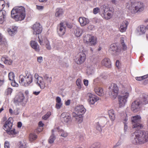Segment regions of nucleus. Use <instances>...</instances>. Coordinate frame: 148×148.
I'll return each mask as SVG.
<instances>
[{
    "mask_svg": "<svg viewBox=\"0 0 148 148\" xmlns=\"http://www.w3.org/2000/svg\"><path fill=\"white\" fill-rule=\"evenodd\" d=\"M11 16L16 21H21L24 19L26 16L25 8L23 6L14 8L11 11Z\"/></svg>",
    "mask_w": 148,
    "mask_h": 148,
    "instance_id": "nucleus-1",
    "label": "nucleus"
},
{
    "mask_svg": "<svg viewBox=\"0 0 148 148\" xmlns=\"http://www.w3.org/2000/svg\"><path fill=\"white\" fill-rule=\"evenodd\" d=\"M134 134L135 135L133 143L134 144H144L148 141V132L138 130Z\"/></svg>",
    "mask_w": 148,
    "mask_h": 148,
    "instance_id": "nucleus-2",
    "label": "nucleus"
},
{
    "mask_svg": "<svg viewBox=\"0 0 148 148\" xmlns=\"http://www.w3.org/2000/svg\"><path fill=\"white\" fill-rule=\"evenodd\" d=\"M13 123V119L12 117H10L3 125V129L10 135H15L18 133V131H16L14 128L12 130Z\"/></svg>",
    "mask_w": 148,
    "mask_h": 148,
    "instance_id": "nucleus-3",
    "label": "nucleus"
},
{
    "mask_svg": "<svg viewBox=\"0 0 148 148\" xmlns=\"http://www.w3.org/2000/svg\"><path fill=\"white\" fill-rule=\"evenodd\" d=\"M128 8L129 11L132 14H135L138 12H142L145 9L143 3L140 2H132Z\"/></svg>",
    "mask_w": 148,
    "mask_h": 148,
    "instance_id": "nucleus-4",
    "label": "nucleus"
},
{
    "mask_svg": "<svg viewBox=\"0 0 148 148\" xmlns=\"http://www.w3.org/2000/svg\"><path fill=\"white\" fill-rule=\"evenodd\" d=\"M33 81V76L30 73H25L24 75H20L19 77V82L20 84L25 86H27Z\"/></svg>",
    "mask_w": 148,
    "mask_h": 148,
    "instance_id": "nucleus-5",
    "label": "nucleus"
},
{
    "mask_svg": "<svg viewBox=\"0 0 148 148\" xmlns=\"http://www.w3.org/2000/svg\"><path fill=\"white\" fill-rule=\"evenodd\" d=\"M83 40L84 42L90 46H95L97 42V38L90 34L84 36Z\"/></svg>",
    "mask_w": 148,
    "mask_h": 148,
    "instance_id": "nucleus-6",
    "label": "nucleus"
},
{
    "mask_svg": "<svg viewBox=\"0 0 148 148\" xmlns=\"http://www.w3.org/2000/svg\"><path fill=\"white\" fill-rule=\"evenodd\" d=\"M133 125V128L135 130H140L143 128V125L140 123L141 122V117L140 115H137L131 117Z\"/></svg>",
    "mask_w": 148,
    "mask_h": 148,
    "instance_id": "nucleus-7",
    "label": "nucleus"
},
{
    "mask_svg": "<svg viewBox=\"0 0 148 148\" xmlns=\"http://www.w3.org/2000/svg\"><path fill=\"white\" fill-rule=\"evenodd\" d=\"M109 50L114 55L117 56L121 54L122 49L119 44L114 43L110 45Z\"/></svg>",
    "mask_w": 148,
    "mask_h": 148,
    "instance_id": "nucleus-8",
    "label": "nucleus"
},
{
    "mask_svg": "<svg viewBox=\"0 0 148 148\" xmlns=\"http://www.w3.org/2000/svg\"><path fill=\"white\" fill-rule=\"evenodd\" d=\"M129 95V93L126 92L124 95L118 96V98L120 108L123 107L125 106L127 101V99Z\"/></svg>",
    "mask_w": 148,
    "mask_h": 148,
    "instance_id": "nucleus-9",
    "label": "nucleus"
},
{
    "mask_svg": "<svg viewBox=\"0 0 148 148\" xmlns=\"http://www.w3.org/2000/svg\"><path fill=\"white\" fill-rule=\"evenodd\" d=\"M86 59V54L82 52L79 53L75 60L76 63L77 64H81L83 63Z\"/></svg>",
    "mask_w": 148,
    "mask_h": 148,
    "instance_id": "nucleus-10",
    "label": "nucleus"
},
{
    "mask_svg": "<svg viewBox=\"0 0 148 148\" xmlns=\"http://www.w3.org/2000/svg\"><path fill=\"white\" fill-rule=\"evenodd\" d=\"M34 77L35 79V81L37 82V84L41 89H44L45 87V84L43 77L39 76L37 73L35 74Z\"/></svg>",
    "mask_w": 148,
    "mask_h": 148,
    "instance_id": "nucleus-11",
    "label": "nucleus"
},
{
    "mask_svg": "<svg viewBox=\"0 0 148 148\" xmlns=\"http://www.w3.org/2000/svg\"><path fill=\"white\" fill-rule=\"evenodd\" d=\"M87 95L89 97L88 102L90 105H94L96 102L99 100V97L91 93H88Z\"/></svg>",
    "mask_w": 148,
    "mask_h": 148,
    "instance_id": "nucleus-12",
    "label": "nucleus"
},
{
    "mask_svg": "<svg viewBox=\"0 0 148 148\" xmlns=\"http://www.w3.org/2000/svg\"><path fill=\"white\" fill-rule=\"evenodd\" d=\"M66 26L65 25L64 22H61L58 28V32L60 36L64 35L66 32Z\"/></svg>",
    "mask_w": 148,
    "mask_h": 148,
    "instance_id": "nucleus-13",
    "label": "nucleus"
},
{
    "mask_svg": "<svg viewBox=\"0 0 148 148\" xmlns=\"http://www.w3.org/2000/svg\"><path fill=\"white\" fill-rule=\"evenodd\" d=\"M32 28L34 30L33 34L35 35L40 34L42 30L40 24L37 23H36L33 25Z\"/></svg>",
    "mask_w": 148,
    "mask_h": 148,
    "instance_id": "nucleus-14",
    "label": "nucleus"
},
{
    "mask_svg": "<svg viewBox=\"0 0 148 148\" xmlns=\"http://www.w3.org/2000/svg\"><path fill=\"white\" fill-rule=\"evenodd\" d=\"M111 87V96L115 99L118 94L119 88L117 85L114 83L112 84Z\"/></svg>",
    "mask_w": 148,
    "mask_h": 148,
    "instance_id": "nucleus-15",
    "label": "nucleus"
},
{
    "mask_svg": "<svg viewBox=\"0 0 148 148\" xmlns=\"http://www.w3.org/2000/svg\"><path fill=\"white\" fill-rule=\"evenodd\" d=\"M141 104L140 101H134L132 104L131 109L134 112H137L140 110V106Z\"/></svg>",
    "mask_w": 148,
    "mask_h": 148,
    "instance_id": "nucleus-16",
    "label": "nucleus"
},
{
    "mask_svg": "<svg viewBox=\"0 0 148 148\" xmlns=\"http://www.w3.org/2000/svg\"><path fill=\"white\" fill-rule=\"evenodd\" d=\"M75 110L77 113V114L82 115L85 113L86 110L83 106L80 105L75 107Z\"/></svg>",
    "mask_w": 148,
    "mask_h": 148,
    "instance_id": "nucleus-17",
    "label": "nucleus"
},
{
    "mask_svg": "<svg viewBox=\"0 0 148 148\" xmlns=\"http://www.w3.org/2000/svg\"><path fill=\"white\" fill-rule=\"evenodd\" d=\"M60 118L63 121L66 123H68L71 119V116L66 112L62 113L61 115Z\"/></svg>",
    "mask_w": 148,
    "mask_h": 148,
    "instance_id": "nucleus-18",
    "label": "nucleus"
},
{
    "mask_svg": "<svg viewBox=\"0 0 148 148\" xmlns=\"http://www.w3.org/2000/svg\"><path fill=\"white\" fill-rule=\"evenodd\" d=\"M78 21L82 27L86 26L89 23V20L88 18L83 16L79 18Z\"/></svg>",
    "mask_w": 148,
    "mask_h": 148,
    "instance_id": "nucleus-19",
    "label": "nucleus"
},
{
    "mask_svg": "<svg viewBox=\"0 0 148 148\" xmlns=\"http://www.w3.org/2000/svg\"><path fill=\"white\" fill-rule=\"evenodd\" d=\"M102 65L108 68H110L111 67V62L108 58H105L103 59L101 62Z\"/></svg>",
    "mask_w": 148,
    "mask_h": 148,
    "instance_id": "nucleus-20",
    "label": "nucleus"
},
{
    "mask_svg": "<svg viewBox=\"0 0 148 148\" xmlns=\"http://www.w3.org/2000/svg\"><path fill=\"white\" fill-rule=\"evenodd\" d=\"M39 38L38 42L40 43V45H43L44 44H43V40H41L39 38V37H38ZM44 41L45 43V47L46 48L49 50H50L51 49V47L50 45L49 42L48 40L47 39L45 38L44 39Z\"/></svg>",
    "mask_w": 148,
    "mask_h": 148,
    "instance_id": "nucleus-21",
    "label": "nucleus"
},
{
    "mask_svg": "<svg viewBox=\"0 0 148 148\" xmlns=\"http://www.w3.org/2000/svg\"><path fill=\"white\" fill-rule=\"evenodd\" d=\"M25 98L23 94L20 93L16 95L14 99V101L15 103H18L23 102Z\"/></svg>",
    "mask_w": 148,
    "mask_h": 148,
    "instance_id": "nucleus-22",
    "label": "nucleus"
},
{
    "mask_svg": "<svg viewBox=\"0 0 148 148\" xmlns=\"http://www.w3.org/2000/svg\"><path fill=\"white\" fill-rule=\"evenodd\" d=\"M72 116L73 118L75 119L76 122L78 123H80L83 121V118L82 115H78L75 112L72 113Z\"/></svg>",
    "mask_w": 148,
    "mask_h": 148,
    "instance_id": "nucleus-23",
    "label": "nucleus"
},
{
    "mask_svg": "<svg viewBox=\"0 0 148 148\" xmlns=\"http://www.w3.org/2000/svg\"><path fill=\"white\" fill-rule=\"evenodd\" d=\"M128 24V22L126 21H124L121 24V26L119 28V30L121 32H125L127 29V27Z\"/></svg>",
    "mask_w": 148,
    "mask_h": 148,
    "instance_id": "nucleus-24",
    "label": "nucleus"
},
{
    "mask_svg": "<svg viewBox=\"0 0 148 148\" xmlns=\"http://www.w3.org/2000/svg\"><path fill=\"white\" fill-rule=\"evenodd\" d=\"M30 45L31 47L37 52L40 51L39 46L37 43L35 41L32 40L30 42Z\"/></svg>",
    "mask_w": 148,
    "mask_h": 148,
    "instance_id": "nucleus-25",
    "label": "nucleus"
},
{
    "mask_svg": "<svg viewBox=\"0 0 148 148\" xmlns=\"http://www.w3.org/2000/svg\"><path fill=\"white\" fill-rule=\"evenodd\" d=\"M100 10L102 16L110 10L108 5H104L101 6L100 7Z\"/></svg>",
    "mask_w": 148,
    "mask_h": 148,
    "instance_id": "nucleus-26",
    "label": "nucleus"
},
{
    "mask_svg": "<svg viewBox=\"0 0 148 148\" xmlns=\"http://www.w3.org/2000/svg\"><path fill=\"white\" fill-rule=\"evenodd\" d=\"M95 91L96 93L99 96H102L104 94L103 90L101 88H96L95 89Z\"/></svg>",
    "mask_w": 148,
    "mask_h": 148,
    "instance_id": "nucleus-27",
    "label": "nucleus"
},
{
    "mask_svg": "<svg viewBox=\"0 0 148 148\" xmlns=\"http://www.w3.org/2000/svg\"><path fill=\"white\" fill-rule=\"evenodd\" d=\"M108 114L110 120L114 121L115 118V115L114 111L113 110H110L108 111Z\"/></svg>",
    "mask_w": 148,
    "mask_h": 148,
    "instance_id": "nucleus-28",
    "label": "nucleus"
},
{
    "mask_svg": "<svg viewBox=\"0 0 148 148\" xmlns=\"http://www.w3.org/2000/svg\"><path fill=\"white\" fill-rule=\"evenodd\" d=\"M112 12L110 10L106 14H105L103 15L102 16L105 19L108 20L112 17Z\"/></svg>",
    "mask_w": 148,
    "mask_h": 148,
    "instance_id": "nucleus-29",
    "label": "nucleus"
},
{
    "mask_svg": "<svg viewBox=\"0 0 148 148\" xmlns=\"http://www.w3.org/2000/svg\"><path fill=\"white\" fill-rule=\"evenodd\" d=\"M1 60L4 61L5 64L8 65H11L12 62V61L8 57H3Z\"/></svg>",
    "mask_w": 148,
    "mask_h": 148,
    "instance_id": "nucleus-30",
    "label": "nucleus"
},
{
    "mask_svg": "<svg viewBox=\"0 0 148 148\" xmlns=\"http://www.w3.org/2000/svg\"><path fill=\"white\" fill-rule=\"evenodd\" d=\"M37 138V135L34 133H31L29 135V140L31 142H33Z\"/></svg>",
    "mask_w": 148,
    "mask_h": 148,
    "instance_id": "nucleus-31",
    "label": "nucleus"
},
{
    "mask_svg": "<svg viewBox=\"0 0 148 148\" xmlns=\"http://www.w3.org/2000/svg\"><path fill=\"white\" fill-rule=\"evenodd\" d=\"M82 31L80 28H77L74 31V34L75 36L77 37H80L82 35Z\"/></svg>",
    "mask_w": 148,
    "mask_h": 148,
    "instance_id": "nucleus-32",
    "label": "nucleus"
},
{
    "mask_svg": "<svg viewBox=\"0 0 148 148\" xmlns=\"http://www.w3.org/2000/svg\"><path fill=\"white\" fill-rule=\"evenodd\" d=\"M142 101L141 102V104H146L148 103V95L145 94L143 95Z\"/></svg>",
    "mask_w": 148,
    "mask_h": 148,
    "instance_id": "nucleus-33",
    "label": "nucleus"
},
{
    "mask_svg": "<svg viewBox=\"0 0 148 148\" xmlns=\"http://www.w3.org/2000/svg\"><path fill=\"white\" fill-rule=\"evenodd\" d=\"M63 13V11L62 9L58 8L56 10V12L55 14L56 17H59L62 15Z\"/></svg>",
    "mask_w": 148,
    "mask_h": 148,
    "instance_id": "nucleus-34",
    "label": "nucleus"
},
{
    "mask_svg": "<svg viewBox=\"0 0 148 148\" xmlns=\"http://www.w3.org/2000/svg\"><path fill=\"white\" fill-rule=\"evenodd\" d=\"M17 30V28L16 27H14L12 29H8L7 31L9 34L11 36H13L16 32Z\"/></svg>",
    "mask_w": 148,
    "mask_h": 148,
    "instance_id": "nucleus-35",
    "label": "nucleus"
},
{
    "mask_svg": "<svg viewBox=\"0 0 148 148\" xmlns=\"http://www.w3.org/2000/svg\"><path fill=\"white\" fill-rule=\"evenodd\" d=\"M5 15L2 11H0V24H1L3 23L5 18Z\"/></svg>",
    "mask_w": 148,
    "mask_h": 148,
    "instance_id": "nucleus-36",
    "label": "nucleus"
},
{
    "mask_svg": "<svg viewBox=\"0 0 148 148\" xmlns=\"http://www.w3.org/2000/svg\"><path fill=\"white\" fill-rule=\"evenodd\" d=\"M140 34H144L146 32V28L148 30V24L146 26V27H144L143 25H141L140 27Z\"/></svg>",
    "mask_w": 148,
    "mask_h": 148,
    "instance_id": "nucleus-37",
    "label": "nucleus"
},
{
    "mask_svg": "<svg viewBox=\"0 0 148 148\" xmlns=\"http://www.w3.org/2000/svg\"><path fill=\"white\" fill-rule=\"evenodd\" d=\"M26 145L24 142H20L17 144V148H26Z\"/></svg>",
    "mask_w": 148,
    "mask_h": 148,
    "instance_id": "nucleus-38",
    "label": "nucleus"
},
{
    "mask_svg": "<svg viewBox=\"0 0 148 148\" xmlns=\"http://www.w3.org/2000/svg\"><path fill=\"white\" fill-rule=\"evenodd\" d=\"M52 131V133H53V130ZM55 139V136H54V135L52 134V135L50 136L49 140V143L50 144L53 143Z\"/></svg>",
    "mask_w": 148,
    "mask_h": 148,
    "instance_id": "nucleus-39",
    "label": "nucleus"
},
{
    "mask_svg": "<svg viewBox=\"0 0 148 148\" xmlns=\"http://www.w3.org/2000/svg\"><path fill=\"white\" fill-rule=\"evenodd\" d=\"M76 84L78 86V88L81 89L82 88V84L81 79L79 78L76 81Z\"/></svg>",
    "mask_w": 148,
    "mask_h": 148,
    "instance_id": "nucleus-40",
    "label": "nucleus"
},
{
    "mask_svg": "<svg viewBox=\"0 0 148 148\" xmlns=\"http://www.w3.org/2000/svg\"><path fill=\"white\" fill-rule=\"evenodd\" d=\"M101 145L99 143H96L92 144L90 148H100Z\"/></svg>",
    "mask_w": 148,
    "mask_h": 148,
    "instance_id": "nucleus-41",
    "label": "nucleus"
},
{
    "mask_svg": "<svg viewBox=\"0 0 148 148\" xmlns=\"http://www.w3.org/2000/svg\"><path fill=\"white\" fill-rule=\"evenodd\" d=\"M60 133L61 134V136L66 137L68 136V133L66 132H64L62 130H60L59 131Z\"/></svg>",
    "mask_w": 148,
    "mask_h": 148,
    "instance_id": "nucleus-42",
    "label": "nucleus"
},
{
    "mask_svg": "<svg viewBox=\"0 0 148 148\" xmlns=\"http://www.w3.org/2000/svg\"><path fill=\"white\" fill-rule=\"evenodd\" d=\"M15 77L14 74L12 72H10L8 74V77L9 79L11 81H13Z\"/></svg>",
    "mask_w": 148,
    "mask_h": 148,
    "instance_id": "nucleus-43",
    "label": "nucleus"
},
{
    "mask_svg": "<svg viewBox=\"0 0 148 148\" xmlns=\"http://www.w3.org/2000/svg\"><path fill=\"white\" fill-rule=\"evenodd\" d=\"M5 5V3L4 1H0V11H2Z\"/></svg>",
    "mask_w": 148,
    "mask_h": 148,
    "instance_id": "nucleus-44",
    "label": "nucleus"
},
{
    "mask_svg": "<svg viewBox=\"0 0 148 148\" xmlns=\"http://www.w3.org/2000/svg\"><path fill=\"white\" fill-rule=\"evenodd\" d=\"M12 90L10 88H7L5 92V94L7 95H10L12 93Z\"/></svg>",
    "mask_w": 148,
    "mask_h": 148,
    "instance_id": "nucleus-45",
    "label": "nucleus"
},
{
    "mask_svg": "<svg viewBox=\"0 0 148 148\" xmlns=\"http://www.w3.org/2000/svg\"><path fill=\"white\" fill-rule=\"evenodd\" d=\"M51 114V112H48L45 115L43 116L42 118L43 119L46 120L49 117Z\"/></svg>",
    "mask_w": 148,
    "mask_h": 148,
    "instance_id": "nucleus-46",
    "label": "nucleus"
},
{
    "mask_svg": "<svg viewBox=\"0 0 148 148\" xmlns=\"http://www.w3.org/2000/svg\"><path fill=\"white\" fill-rule=\"evenodd\" d=\"M86 72L88 74H91L93 72V70L90 68H88L86 69Z\"/></svg>",
    "mask_w": 148,
    "mask_h": 148,
    "instance_id": "nucleus-47",
    "label": "nucleus"
},
{
    "mask_svg": "<svg viewBox=\"0 0 148 148\" xmlns=\"http://www.w3.org/2000/svg\"><path fill=\"white\" fill-rule=\"evenodd\" d=\"M100 11V9L98 8H94L93 10V13L94 14H96L99 12Z\"/></svg>",
    "mask_w": 148,
    "mask_h": 148,
    "instance_id": "nucleus-48",
    "label": "nucleus"
},
{
    "mask_svg": "<svg viewBox=\"0 0 148 148\" xmlns=\"http://www.w3.org/2000/svg\"><path fill=\"white\" fill-rule=\"evenodd\" d=\"M44 78L45 80L47 81L48 82H50L52 80L51 77H49L46 75L45 76Z\"/></svg>",
    "mask_w": 148,
    "mask_h": 148,
    "instance_id": "nucleus-49",
    "label": "nucleus"
},
{
    "mask_svg": "<svg viewBox=\"0 0 148 148\" xmlns=\"http://www.w3.org/2000/svg\"><path fill=\"white\" fill-rule=\"evenodd\" d=\"M5 148H10V143L8 141H6L4 143Z\"/></svg>",
    "mask_w": 148,
    "mask_h": 148,
    "instance_id": "nucleus-50",
    "label": "nucleus"
},
{
    "mask_svg": "<svg viewBox=\"0 0 148 148\" xmlns=\"http://www.w3.org/2000/svg\"><path fill=\"white\" fill-rule=\"evenodd\" d=\"M96 128L97 130H98L99 132H101L102 131V129L101 126L99 124V123H97V124Z\"/></svg>",
    "mask_w": 148,
    "mask_h": 148,
    "instance_id": "nucleus-51",
    "label": "nucleus"
},
{
    "mask_svg": "<svg viewBox=\"0 0 148 148\" xmlns=\"http://www.w3.org/2000/svg\"><path fill=\"white\" fill-rule=\"evenodd\" d=\"M62 105V103H57L56 104V107L57 109H59L60 108Z\"/></svg>",
    "mask_w": 148,
    "mask_h": 148,
    "instance_id": "nucleus-52",
    "label": "nucleus"
},
{
    "mask_svg": "<svg viewBox=\"0 0 148 148\" xmlns=\"http://www.w3.org/2000/svg\"><path fill=\"white\" fill-rule=\"evenodd\" d=\"M12 81L11 83V85L13 86L17 87L18 86V84H17L15 82V80H14L13 81Z\"/></svg>",
    "mask_w": 148,
    "mask_h": 148,
    "instance_id": "nucleus-53",
    "label": "nucleus"
},
{
    "mask_svg": "<svg viewBox=\"0 0 148 148\" xmlns=\"http://www.w3.org/2000/svg\"><path fill=\"white\" fill-rule=\"evenodd\" d=\"M56 101L57 103H61V99L59 97H58L56 98Z\"/></svg>",
    "mask_w": 148,
    "mask_h": 148,
    "instance_id": "nucleus-54",
    "label": "nucleus"
},
{
    "mask_svg": "<svg viewBox=\"0 0 148 148\" xmlns=\"http://www.w3.org/2000/svg\"><path fill=\"white\" fill-rule=\"evenodd\" d=\"M36 8L39 10H42L44 8V7L41 5H36Z\"/></svg>",
    "mask_w": 148,
    "mask_h": 148,
    "instance_id": "nucleus-55",
    "label": "nucleus"
},
{
    "mask_svg": "<svg viewBox=\"0 0 148 148\" xmlns=\"http://www.w3.org/2000/svg\"><path fill=\"white\" fill-rule=\"evenodd\" d=\"M42 60V58L41 56L38 57L37 58V61L40 63H41Z\"/></svg>",
    "mask_w": 148,
    "mask_h": 148,
    "instance_id": "nucleus-56",
    "label": "nucleus"
},
{
    "mask_svg": "<svg viewBox=\"0 0 148 148\" xmlns=\"http://www.w3.org/2000/svg\"><path fill=\"white\" fill-rule=\"evenodd\" d=\"M38 126L43 128V127L44 125V124L42 123V121H40L38 124Z\"/></svg>",
    "mask_w": 148,
    "mask_h": 148,
    "instance_id": "nucleus-57",
    "label": "nucleus"
},
{
    "mask_svg": "<svg viewBox=\"0 0 148 148\" xmlns=\"http://www.w3.org/2000/svg\"><path fill=\"white\" fill-rule=\"evenodd\" d=\"M123 47V49L124 50H125L127 49V47L125 45V43L121 44Z\"/></svg>",
    "mask_w": 148,
    "mask_h": 148,
    "instance_id": "nucleus-58",
    "label": "nucleus"
},
{
    "mask_svg": "<svg viewBox=\"0 0 148 148\" xmlns=\"http://www.w3.org/2000/svg\"><path fill=\"white\" fill-rule=\"evenodd\" d=\"M9 112L10 114H14L15 115H17V114H15V113L14 111H13L12 110L11 108L9 109Z\"/></svg>",
    "mask_w": 148,
    "mask_h": 148,
    "instance_id": "nucleus-59",
    "label": "nucleus"
},
{
    "mask_svg": "<svg viewBox=\"0 0 148 148\" xmlns=\"http://www.w3.org/2000/svg\"><path fill=\"white\" fill-rule=\"evenodd\" d=\"M88 80L86 79H84V85L86 86H87L88 85Z\"/></svg>",
    "mask_w": 148,
    "mask_h": 148,
    "instance_id": "nucleus-60",
    "label": "nucleus"
},
{
    "mask_svg": "<svg viewBox=\"0 0 148 148\" xmlns=\"http://www.w3.org/2000/svg\"><path fill=\"white\" fill-rule=\"evenodd\" d=\"M4 79L3 78L0 79V86L2 85L4 83Z\"/></svg>",
    "mask_w": 148,
    "mask_h": 148,
    "instance_id": "nucleus-61",
    "label": "nucleus"
},
{
    "mask_svg": "<svg viewBox=\"0 0 148 148\" xmlns=\"http://www.w3.org/2000/svg\"><path fill=\"white\" fill-rule=\"evenodd\" d=\"M43 129V128L38 126V127L37 129V132H40Z\"/></svg>",
    "mask_w": 148,
    "mask_h": 148,
    "instance_id": "nucleus-62",
    "label": "nucleus"
},
{
    "mask_svg": "<svg viewBox=\"0 0 148 148\" xmlns=\"http://www.w3.org/2000/svg\"><path fill=\"white\" fill-rule=\"evenodd\" d=\"M22 126V123L21 122H19L17 123V127L18 128H21Z\"/></svg>",
    "mask_w": 148,
    "mask_h": 148,
    "instance_id": "nucleus-63",
    "label": "nucleus"
},
{
    "mask_svg": "<svg viewBox=\"0 0 148 148\" xmlns=\"http://www.w3.org/2000/svg\"><path fill=\"white\" fill-rule=\"evenodd\" d=\"M141 77H142V80L147 79L148 77V75H146L141 76Z\"/></svg>",
    "mask_w": 148,
    "mask_h": 148,
    "instance_id": "nucleus-64",
    "label": "nucleus"
}]
</instances>
